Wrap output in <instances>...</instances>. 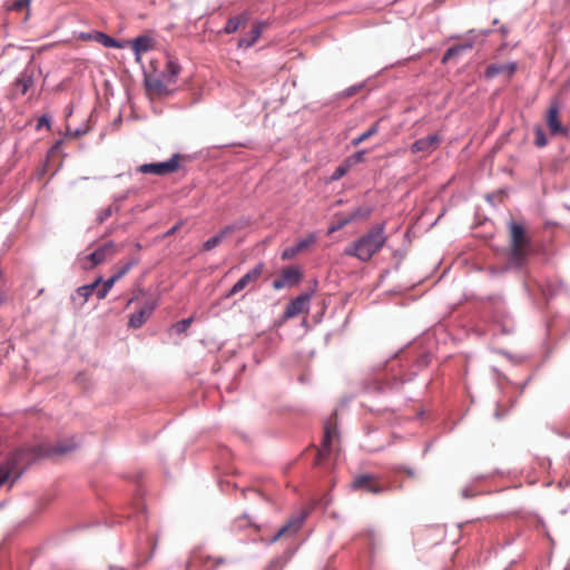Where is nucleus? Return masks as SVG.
<instances>
[{
	"mask_svg": "<svg viewBox=\"0 0 570 570\" xmlns=\"http://www.w3.org/2000/svg\"><path fill=\"white\" fill-rule=\"evenodd\" d=\"M287 284L281 278H276L274 282H273V288L276 289V291H279L284 287H286Z\"/></svg>",
	"mask_w": 570,
	"mask_h": 570,
	"instance_id": "58836bf2",
	"label": "nucleus"
},
{
	"mask_svg": "<svg viewBox=\"0 0 570 570\" xmlns=\"http://www.w3.org/2000/svg\"><path fill=\"white\" fill-rule=\"evenodd\" d=\"M76 442L71 439V440H68V441H65V442H61L59 444H57L53 449V453H57V454H66L72 450L76 449Z\"/></svg>",
	"mask_w": 570,
	"mask_h": 570,
	"instance_id": "cd10ccee",
	"label": "nucleus"
},
{
	"mask_svg": "<svg viewBox=\"0 0 570 570\" xmlns=\"http://www.w3.org/2000/svg\"><path fill=\"white\" fill-rule=\"evenodd\" d=\"M138 264V261L132 258L126 264H124L121 267L117 269V272L111 276V278H115V282L119 281L122 276H125L134 266Z\"/></svg>",
	"mask_w": 570,
	"mask_h": 570,
	"instance_id": "bb28decb",
	"label": "nucleus"
},
{
	"mask_svg": "<svg viewBox=\"0 0 570 570\" xmlns=\"http://www.w3.org/2000/svg\"><path fill=\"white\" fill-rule=\"evenodd\" d=\"M191 322H193V318H191V317H189V318H185V320H181V321L177 322V323L174 325V330H175L178 334H180V333H185V332L189 328V326H190Z\"/></svg>",
	"mask_w": 570,
	"mask_h": 570,
	"instance_id": "473e14b6",
	"label": "nucleus"
},
{
	"mask_svg": "<svg viewBox=\"0 0 570 570\" xmlns=\"http://www.w3.org/2000/svg\"><path fill=\"white\" fill-rule=\"evenodd\" d=\"M372 209L368 207H360L353 210L348 216L353 220L356 219H367L371 216Z\"/></svg>",
	"mask_w": 570,
	"mask_h": 570,
	"instance_id": "c85d7f7f",
	"label": "nucleus"
},
{
	"mask_svg": "<svg viewBox=\"0 0 570 570\" xmlns=\"http://www.w3.org/2000/svg\"><path fill=\"white\" fill-rule=\"evenodd\" d=\"M60 145H61V140L57 141V142L52 146L51 151L57 150V149L60 147Z\"/></svg>",
	"mask_w": 570,
	"mask_h": 570,
	"instance_id": "49530a36",
	"label": "nucleus"
},
{
	"mask_svg": "<svg viewBox=\"0 0 570 570\" xmlns=\"http://www.w3.org/2000/svg\"><path fill=\"white\" fill-rule=\"evenodd\" d=\"M181 157L175 154L170 159L163 163L144 164L137 167V171L141 174H153L156 176H166L178 170Z\"/></svg>",
	"mask_w": 570,
	"mask_h": 570,
	"instance_id": "20e7f679",
	"label": "nucleus"
},
{
	"mask_svg": "<svg viewBox=\"0 0 570 570\" xmlns=\"http://www.w3.org/2000/svg\"><path fill=\"white\" fill-rule=\"evenodd\" d=\"M219 563H220V561L216 560L214 567H217Z\"/></svg>",
	"mask_w": 570,
	"mask_h": 570,
	"instance_id": "de8ad7c7",
	"label": "nucleus"
},
{
	"mask_svg": "<svg viewBox=\"0 0 570 570\" xmlns=\"http://www.w3.org/2000/svg\"><path fill=\"white\" fill-rule=\"evenodd\" d=\"M440 144V137L435 134L429 135L426 137H423L419 140H416L412 146L411 150L414 154L423 153V154H431L433 150L436 149V147Z\"/></svg>",
	"mask_w": 570,
	"mask_h": 570,
	"instance_id": "4468645a",
	"label": "nucleus"
},
{
	"mask_svg": "<svg viewBox=\"0 0 570 570\" xmlns=\"http://www.w3.org/2000/svg\"><path fill=\"white\" fill-rule=\"evenodd\" d=\"M337 436L336 425L326 423L324 426V436L320 449L317 450L315 463L321 464L328 455L331 451V444L333 438Z\"/></svg>",
	"mask_w": 570,
	"mask_h": 570,
	"instance_id": "1a4fd4ad",
	"label": "nucleus"
},
{
	"mask_svg": "<svg viewBox=\"0 0 570 570\" xmlns=\"http://www.w3.org/2000/svg\"><path fill=\"white\" fill-rule=\"evenodd\" d=\"M312 294L303 293L298 295L296 298L292 299L284 312V317L286 320L293 318L302 313L308 312V306L311 302Z\"/></svg>",
	"mask_w": 570,
	"mask_h": 570,
	"instance_id": "6e6552de",
	"label": "nucleus"
},
{
	"mask_svg": "<svg viewBox=\"0 0 570 570\" xmlns=\"http://www.w3.org/2000/svg\"><path fill=\"white\" fill-rule=\"evenodd\" d=\"M517 68H518V66L515 62L492 63L487 67V69L484 71V76L488 79H492L498 75L504 73V75H507L508 79H510L517 71Z\"/></svg>",
	"mask_w": 570,
	"mask_h": 570,
	"instance_id": "2eb2a0df",
	"label": "nucleus"
},
{
	"mask_svg": "<svg viewBox=\"0 0 570 570\" xmlns=\"http://www.w3.org/2000/svg\"><path fill=\"white\" fill-rule=\"evenodd\" d=\"M380 130V120L375 121L366 131H364L358 137L352 139L351 144L356 147L361 145L363 141L370 139L372 136L376 135Z\"/></svg>",
	"mask_w": 570,
	"mask_h": 570,
	"instance_id": "b1692460",
	"label": "nucleus"
},
{
	"mask_svg": "<svg viewBox=\"0 0 570 570\" xmlns=\"http://www.w3.org/2000/svg\"><path fill=\"white\" fill-rule=\"evenodd\" d=\"M264 269L265 265L263 263H258L254 268L248 271L239 281L234 284L230 291L226 294V297L229 298L242 292L249 284L256 283L263 275Z\"/></svg>",
	"mask_w": 570,
	"mask_h": 570,
	"instance_id": "0eeeda50",
	"label": "nucleus"
},
{
	"mask_svg": "<svg viewBox=\"0 0 570 570\" xmlns=\"http://www.w3.org/2000/svg\"><path fill=\"white\" fill-rule=\"evenodd\" d=\"M547 138H546V135L544 132L542 131L541 128H537L535 129V140H534V144L538 146V147H544L547 145Z\"/></svg>",
	"mask_w": 570,
	"mask_h": 570,
	"instance_id": "c9c22d12",
	"label": "nucleus"
},
{
	"mask_svg": "<svg viewBox=\"0 0 570 570\" xmlns=\"http://www.w3.org/2000/svg\"><path fill=\"white\" fill-rule=\"evenodd\" d=\"M236 227L234 225H228L224 227L219 233L215 236L210 237L203 244L204 250H212L217 247L227 236L232 235Z\"/></svg>",
	"mask_w": 570,
	"mask_h": 570,
	"instance_id": "6ab92c4d",
	"label": "nucleus"
},
{
	"mask_svg": "<svg viewBox=\"0 0 570 570\" xmlns=\"http://www.w3.org/2000/svg\"><path fill=\"white\" fill-rule=\"evenodd\" d=\"M248 494H261V493L257 490H255V489L243 490L244 498H247Z\"/></svg>",
	"mask_w": 570,
	"mask_h": 570,
	"instance_id": "37998d69",
	"label": "nucleus"
},
{
	"mask_svg": "<svg viewBox=\"0 0 570 570\" xmlns=\"http://www.w3.org/2000/svg\"><path fill=\"white\" fill-rule=\"evenodd\" d=\"M511 236V261L517 266H521L529 252V242L522 225L512 223L510 227Z\"/></svg>",
	"mask_w": 570,
	"mask_h": 570,
	"instance_id": "7ed1b4c3",
	"label": "nucleus"
},
{
	"mask_svg": "<svg viewBox=\"0 0 570 570\" xmlns=\"http://www.w3.org/2000/svg\"><path fill=\"white\" fill-rule=\"evenodd\" d=\"M67 135L71 137H78L80 135L79 130H76L75 132H71L69 129L67 130Z\"/></svg>",
	"mask_w": 570,
	"mask_h": 570,
	"instance_id": "c03bdc74",
	"label": "nucleus"
},
{
	"mask_svg": "<svg viewBox=\"0 0 570 570\" xmlns=\"http://www.w3.org/2000/svg\"><path fill=\"white\" fill-rule=\"evenodd\" d=\"M298 254V250H296V246L287 247L282 253V259L288 261L295 257Z\"/></svg>",
	"mask_w": 570,
	"mask_h": 570,
	"instance_id": "e433bc0d",
	"label": "nucleus"
},
{
	"mask_svg": "<svg viewBox=\"0 0 570 570\" xmlns=\"http://www.w3.org/2000/svg\"><path fill=\"white\" fill-rule=\"evenodd\" d=\"M115 283H116L115 278L110 277L109 279L104 282L100 287L97 286V288L95 291L96 295H97V298L98 299H104L108 295L109 291L112 288Z\"/></svg>",
	"mask_w": 570,
	"mask_h": 570,
	"instance_id": "a878e982",
	"label": "nucleus"
},
{
	"mask_svg": "<svg viewBox=\"0 0 570 570\" xmlns=\"http://www.w3.org/2000/svg\"><path fill=\"white\" fill-rule=\"evenodd\" d=\"M353 491H361L371 494H381L386 488L381 483L380 478L373 474L355 475L350 484Z\"/></svg>",
	"mask_w": 570,
	"mask_h": 570,
	"instance_id": "39448f33",
	"label": "nucleus"
},
{
	"mask_svg": "<svg viewBox=\"0 0 570 570\" xmlns=\"http://www.w3.org/2000/svg\"><path fill=\"white\" fill-rule=\"evenodd\" d=\"M101 277L97 278L94 283L83 285L77 288L76 295L72 296L73 302H77L79 299V305L82 306L89 297L94 294L97 286L101 283Z\"/></svg>",
	"mask_w": 570,
	"mask_h": 570,
	"instance_id": "a211bd4d",
	"label": "nucleus"
},
{
	"mask_svg": "<svg viewBox=\"0 0 570 570\" xmlns=\"http://www.w3.org/2000/svg\"><path fill=\"white\" fill-rule=\"evenodd\" d=\"M35 83L33 75L28 70H24L13 82V95L14 96H23L27 94L29 88H31Z\"/></svg>",
	"mask_w": 570,
	"mask_h": 570,
	"instance_id": "dca6fc26",
	"label": "nucleus"
},
{
	"mask_svg": "<svg viewBox=\"0 0 570 570\" xmlns=\"http://www.w3.org/2000/svg\"><path fill=\"white\" fill-rule=\"evenodd\" d=\"M79 39L83 41H96L106 48H122L120 42L101 31L81 32Z\"/></svg>",
	"mask_w": 570,
	"mask_h": 570,
	"instance_id": "ddd939ff",
	"label": "nucleus"
},
{
	"mask_svg": "<svg viewBox=\"0 0 570 570\" xmlns=\"http://www.w3.org/2000/svg\"><path fill=\"white\" fill-rule=\"evenodd\" d=\"M470 49H472L471 42L455 45L446 50V52L444 53V57H443V62H446L452 57L459 56L462 52L470 50Z\"/></svg>",
	"mask_w": 570,
	"mask_h": 570,
	"instance_id": "393cba45",
	"label": "nucleus"
},
{
	"mask_svg": "<svg viewBox=\"0 0 570 570\" xmlns=\"http://www.w3.org/2000/svg\"><path fill=\"white\" fill-rule=\"evenodd\" d=\"M42 127L50 128V121L47 116H41L37 121L36 129L40 130Z\"/></svg>",
	"mask_w": 570,
	"mask_h": 570,
	"instance_id": "4c0bfd02",
	"label": "nucleus"
},
{
	"mask_svg": "<svg viewBox=\"0 0 570 570\" xmlns=\"http://www.w3.org/2000/svg\"><path fill=\"white\" fill-rule=\"evenodd\" d=\"M560 108L557 102H552L547 112V126L552 135H566L567 129L559 120Z\"/></svg>",
	"mask_w": 570,
	"mask_h": 570,
	"instance_id": "f8f14e48",
	"label": "nucleus"
},
{
	"mask_svg": "<svg viewBox=\"0 0 570 570\" xmlns=\"http://www.w3.org/2000/svg\"><path fill=\"white\" fill-rule=\"evenodd\" d=\"M287 286H293L299 283L302 273L297 267H286L282 271L279 276Z\"/></svg>",
	"mask_w": 570,
	"mask_h": 570,
	"instance_id": "4be33fe9",
	"label": "nucleus"
},
{
	"mask_svg": "<svg viewBox=\"0 0 570 570\" xmlns=\"http://www.w3.org/2000/svg\"><path fill=\"white\" fill-rule=\"evenodd\" d=\"M155 309L153 302L146 303L138 313L132 314L129 318L128 325L134 328H139L149 318Z\"/></svg>",
	"mask_w": 570,
	"mask_h": 570,
	"instance_id": "f3484780",
	"label": "nucleus"
},
{
	"mask_svg": "<svg viewBox=\"0 0 570 570\" xmlns=\"http://www.w3.org/2000/svg\"><path fill=\"white\" fill-rule=\"evenodd\" d=\"M366 155V150H360L355 153L353 156L346 159V161L352 166L353 164L362 163L364 161V157Z\"/></svg>",
	"mask_w": 570,
	"mask_h": 570,
	"instance_id": "f704fd0d",
	"label": "nucleus"
},
{
	"mask_svg": "<svg viewBox=\"0 0 570 570\" xmlns=\"http://www.w3.org/2000/svg\"><path fill=\"white\" fill-rule=\"evenodd\" d=\"M352 222V218H348V216H338L336 220L332 224V226L328 228V233H335L343 227H345L347 224Z\"/></svg>",
	"mask_w": 570,
	"mask_h": 570,
	"instance_id": "c756f323",
	"label": "nucleus"
},
{
	"mask_svg": "<svg viewBox=\"0 0 570 570\" xmlns=\"http://www.w3.org/2000/svg\"><path fill=\"white\" fill-rule=\"evenodd\" d=\"M315 242H316V237L314 235H308L307 237L297 242V244L295 245L296 250H298V253H301V252L307 249Z\"/></svg>",
	"mask_w": 570,
	"mask_h": 570,
	"instance_id": "7c9ffc66",
	"label": "nucleus"
},
{
	"mask_svg": "<svg viewBox=\"0 0 570 570\" xmlns=\"http://www.w3.org/2000/svg\"><path fill=\"white\" fill-rule=\"evenodd\" d=\"M111 215V210L110 208L104 210L100 216H99V220L100 223H102L106 218H108L109 216Z\"/></svg>",
	"mask_w": 570,
	"mask_h": 570,
	"instance_id": "a19ab883",
	"label": "nucleus"
},
{
	"mask_svg": "<svg viewBox=\"0 0 570 570\" xmlns=\"http://www.w3.org/2000/svg\"><path fill=\"white\" fill-rule=\"evenodd\" d=\"M31 0H14L10 6V9L13 11H22L23 9L29 7Z\"/></svg>",
	"mask_w": 570,
	"mask_h": 570,
	"instance_id": "72a5a7b5",
	"label": "nucleus"
},
{
	"mask_svg": "<svg viewBox=\"0 0 570 570\" xmlns=\"http://www.w3.org/2000/svg\"><path fill=\"white\" fill-rule=\"evenodd\" d=\"M248 20V17L246 13L230 18L226 26H225V32L226 33H234L236 32L242 26H244Z\"/></svg>",
	"mask_w": 570,
	"mask_h": 570,
	"instance_id": "5701e85b",
	"label": "nucleus"
},
{
	"mask_svg": "<svg viewBox=\"0 0 570 570\" xmlns=\"http://www.w3.org/2000/svg\"><path fill=\"white\" fill-rule=\"evenodd\" d=\"M180 73V66L175 59L169 58L166 62L165 69L160 75H148L145 78L146 91L151 98H160L173 95L178 76Z\"/></svg>",
	"mask_w": 570,
	"mask_h": 570,
	"instance_id": "f03ea898",
	"label": "nucleus"
},
{
	"mask_svg": "<svg viewBox=\"0 0 570 570\" xmlns=\"http://www.w3.org/2000/svg\"><path fill=\"white\" fill-rule=\"evenodd\" d=\"M116 253H117V248H116L115 243H112V242L106 243L83 258L82 267L85 269L92 268V267L104 263L107 258L112 257Z\"/></svg>",
	"mask_w": 570,
	"mask_h": 570,
	"instance_id": "423d86ee",
	"label": "nucleus"
},
{
	"mask_svg": "<svg viewBox=\"0 0 570 570\" xmlns=\"http://www.w3.org/2000/svg\"><path fill=\"white\" fill-rule=\"evenodd\" d=\"M265 26L266 24L263 23V22L256 23L253 27V29L250 30L248 36H245V37L239 39L238 47H240V48H249V47H252L258 40V38L261 37Z\"/></svg>",
	"mask_w": 570,
	"mask_h": 570,
	"instance_id": "aec40b11",
	"label": "nucleus"
},
{
	"mask_svg": "<svg viewBox=\"0 0 570 570\" xmlns=\"http://www.w3.org/2000/svg\"><path fill=\"white\" fill-rule=\"evenodd\" d=\"M132 50L139 58L142 53L154 48V40L149 36H139L132 41Z\"/></svg>",
	"mask_w": 570,
	"mask_h": 570,
	"instance_id": "412c9836",
	"label": "nucleus"
},
{
	"mask_svg": "<svg viewBox=\"0 0 570 570\" xmlns=\"http://www.w3.org/2000/svg\"><path fill=\"white\" fill-rule=\"evenodd\" d=\"M196 559H199L200 562H203L204 564H207L212 558L210 556H203V554H199L198 557H194V561H196Z\"/></svg>",
	"mask_w": 570,
	"mask_h": 570,
	"instance_id": "ea45409f",
	"label": "nucleus"
},
{
	"mask_svg": "<svg viewBox=\"0 0 570 570\" xmlns=\"http://www.w3.org/2000/svg\"><path fill=\"white\" fill-rule=\"evenodd\" d=\"M306 515H307V513L302 512L298 517L291 518L284 525H282L277 530V532L271 539V542H276L281 538L295 534L301 529Z\"/></svg>",
	"mask_w": 570,
	"mask_h": 570,
	"instance_id": "9d476101",
	"label": "nucleus"
},
{
	"mask_svg": "<svg viewBox=\"0 0 570 570\" xmlns=\"http://www.w3.org/2000/svg\"><path fill=\"white\" fill-rule=\"evenodd\" d=\"M19 456L20 454H17L12 459L0 464V487H2L9 481L12 483L14 480L19 478L21 473L18 469Z\"/></svg>",
	"mask_w": 570,
	"mask_h": 570,
	"instance_id": "9b49d317",
	"label": "nucleus"
},
{
	"mask_svg": "<svg viewBox=\"0 0 570 570\" xmlns=\"http://www.w3.org/2000/svg\"><path fill=\"white\" fill-rule=\"evenodd\" d=\"M181 226V223H178L176 224L175 226H173L167 233L166 235L167 236H170V235H174Z\"/></svg>",
	"mask_w": 570,
	"mask_h": 570,
	"instance_id": "79ce46f5",
	"label": "nucleus"
},
{
	"mask_svg": "<svg viewBox=\"0 0 570 570\" xmlns=\"http://www.w3.org/2000/svg\"><path fill=\"white\" fill-rule=\"evenodd\" d=\"M386 242L385 224H376L346 246L344 254L355 257L362 263H367L385 246Z\"/></svg>",
	"mask_w": 570,
	"mask_h": 570,
	"instance_id": "f257e3e1",
	"label": "nucleus"
},
{
	"mask_svg": "<svg viewBox=\"0 0 570 570\" xmlns=\"http://www.w3.org/2000/svg\"><path fill=\"white\" fill-rule=\"evenodd\" d=\"M350 168H351L350 164L345 160L344 164L336 167V169L333 173L332 179L337 180V179L342 178L348 171Z\"/></svg>",
	"mask_w": 570,
	"mask_h": 570,
	"instance_id": "2f4dec72",
	"label": "nucleus"
},
{
	"mask_svg": "<svg viewBox=\"0 0 570 570\" xmlns=\"http://www.w3.org/2000/svg\"><path fill=\"white\" fill-rule=\"evenodd\" d=\"M6 302V295L3 292L0 291V305H2Z\"/></svg>",
	"mask_w": 570,
	"mask_h": 570,
	"instance_id": "a18cd8bd",
	"label": "nucleus"
}]
</instances>
